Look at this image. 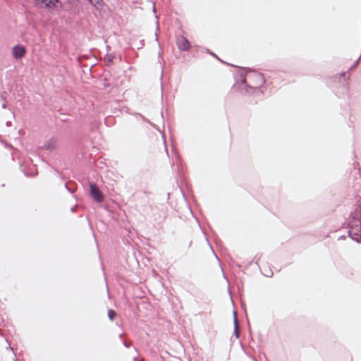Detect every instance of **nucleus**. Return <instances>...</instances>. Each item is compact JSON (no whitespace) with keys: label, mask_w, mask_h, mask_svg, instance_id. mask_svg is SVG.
Segmentation results:
<instances>
[{"label":"nucleus","mask_w":361,"mask_h":361,"mask_svg":"<svg viewBox=\"0 0 361 361\" xmlns=\"http://www.w3.org/2000/svg\"><path fill=\"white\" fill-rule=\"evenodd\" d=\"M106 59H107L108 62H112L113 59H114V56L111 54H110L106 56Z\"/></svg>","instance_id":"nucleus-11"},{"label":"nucleus","mask_w":361,"mask_h":361,"mask_svg":"<svg viewBox=\"0 0 361 361\" xmlns=\"http://www.w3.org/2000/svg\"><path fill=\"white\" fill-rule=\"evenodd\" d=\"M234 330H235V334L237 338L239 336V331H238V320L236 318V312H234Z\"/></svg>","instance_id":"nucleus-7"},{"label":"nucleus","mask_w":361,"mask_h":361,"mask_svg":"<svg viewBox=\"0 0 361 361\" xmlns=\"http://www.w3.org/2000/svg\"><path fill=\"white\" fill-rule=\"evenodd\" d=\"M6 125H7L8 126H9L11 125V122L8 121V122L6 123Z\"/></svg>","instance_id":"nucleus-17"},{"label":"nucleus","mask_w":361,"mask_h":361,"mask_svg":"<svg viewBox=\"0 0 361 361\" xmlns=\"http://www.w3.org/2000/svg\"><path fill=\"white\" fill-rule=\"evenodd\" d=\"M92 5L100 4L102 0H88Z\"/></svg>","instance_id":"nucleus-10"},{"label":"nucleus","mask_w":361,"mask_h":361,"mask_svg":"<svg viewBox=\"0 0 361 361\" xmlns=\"http://www.w3.org/2000/svg\"><path fill=\"white\" fill-rule=\"evenodd\" d=\"M26 53V49L23 46L21 45H16L13 48V57L16 59H20L23 58Z\"/></svg>","instance_id":"nucleus-4"},{"label":"nucleus","mask_w":361,"mask_h":361,"mask_svg":"<svg viewBox=\"0 0 361 361\" xmlns=\"http://www.w3.org/2000/svg\"><path fill=\"white\" fill-rule=\"evenodd\" d=\"M177 46L182 51H188L190 48V43L184 36H180L177 39Z\"/></svg>","instance_id":"nucleus-3"},{"label":"nucleus","mask_w":361,"mask_h":361,"mask_svg":"<svg viewBox=\"0 0 361 361\" xmlns=\"http://www.w3.org/2000/svg\"><path fill=\"white\" fill-rule=\"evenodd\" d=\"M350 228L348 230L349 235L355 240L359 241V238L361 235V221L360 220H357L355 222V225L352 224L351 222L349 223Z\"/></svg>","instance_id":"nucleus-1"},{"label":"nucleus","mask_w":361,"mask_h":361,"mask_svg":"<svg viewBox=\"0 0 361 361\" xmlns=\"http://www.w3.org/2000/svg\"><path fill=\"white\" fill-rule=\"evenodd\" d=\"M7 348L13 350V348L11 347L10 344H8V346L7 347Z\"/></svg>","instance_id":"nucleus-15"},{"label":"nucleus","mask_w":361,"mask_h":361,"mask_svg":"<svg viewBox=\"0 0 361 361\" xmlns=\"http://www.w3.org/2000/svg\"><path fill=\"white\" fill-rule=\"evenodd\" d=\"M45 7L49 8H54L56 7V4L59 2V0H38Z\"/></svg>","instance_id":"nucleus-6"},{"label":"nucleus","mask_w":361,"mask_h":361,"mask_svg":"<svg viewBox=\"0 0 361 361\" xmlns=\"http://www.w3.org/2000/svg\"><path fill=\"white\" fill-rule=\"evenodd\" d=\"M71 211H72V212H74V211H75V209H74L73 207V208H71Z\"/></svg>","instance_id":"nucleus-19"},{"label":"nucleus","mask_w":361,"mask_h":361,"mask_svg":"<svg viewBox=\"0 0 361 361\" xmlns=\"http://www.w3.org/2000/svg\"><path fill=\"white\" fill-rule=\"evenodd\" d=\"M6 107V105L5 104H4L2 105V108H3V109H5Z\"/></svg>","instance_id":"nucleus-16"},{"label":"nucleus","mask_w":361,"mask_h":361,"mask_svg":"<svg viewBox=\"0 0 361 361\" xmlns=\"http://www.w3.org/2000/svg\"><path fill=\"white\" fill-rule=\"evenodd\" d=\"M123 336V334H121L119 335V338H122Z\"/></svg>","instance_id":"nucleus-18"},{"label":"nucleus","mask_w":361,"mask_h":361,"mask_svg":"<svg viewBox=\"0 0 361 361\" xmlns=\"http://www.w3.org/2000/svg\"><path fill=\"white\" fill-rule=\"evenodd\" d=\"M65 186H66V189H67L68 190H69L71 192H72V191L68 188V187L67 184H66V185H65Z\"/></svg>","instance_id":"nucleus-14"},{"label":"nucleus","mask_w":361,"mask_h":361,"mask_svg":"<svg viewBox=\"0 0 361 361\" xmlns=\"http://www.w3.org/2000/svg\"><path fill=\"white\" fill-rule=\"evenodd\" d=\"M256 77L259 80V84L258 85H261V84H262L264 82V78H263V76L261 74H256Z\"/></svg>","instance_id":"nucleus-9"},{"label":"nucleus","mask_w":361,"mask_h":361,"mask_svg":"<svg viewBox=\"0 0 361 361\" xmlns=\"http://www.w3.org/2000/svg\"><path fill=\"white\" fill-rule=\"evenodd\" d=\"M116 315V312L114 310H109L108 311V317H109L110 320L113 321Z\"/></svg>","instance_id":"nucleus-8"},{"label":"nucleus","mask_w":361,"mask_h":361,"mask_svg":"<svg viewBox=\"0 0 361 361\" xmlns=\"http://www.w3.org/2000/svg\"><path fill=\"white\" fill-rule=\"evenodd\" d=\"M123 345L126 348L130 347V345L126 341H123Z\"/></svg>","instance_id":"nucleus-12"},{"label":"nucleus","mask_w":361,"mask_h":361,"mask_svg":"<svg viewBox=\"0 0 361 361\" xmlns=\"http://www.w3.org/2000/svg\"><path fill=\"white\" fill-rule=\"evenodd\" d=\"M90 194L92 198L97 202H102L104 201V197L102 192L99 190V188L97 186V185L94 183H90Z\"/></svg>","instance_id":"nucleus-2"},{"label":"nucleus","mask_w":361,"mask_h":361,"mask_svg":"<svg viewBox=\"0 0 361 361\" xmlns=\"http://www.w3.org/2000/svg\"><path fill=\"white\" fill-rule=\"evenodd\" d=\"M56 147V140L54 137L50 138L49 140H47L43 148L49 152H52L54 150Z\"/></svg>","instance_id":"nucleus-5"},{"label":"nucleus","mask_w":361,"mask_h":361,"mask_svg":"<svg viewBox=\"0 0 361 361\" xmlns=\"http://www.w3.org/2000/svg\"><path fill=\"white\" fill-rule=\"evenodd\" d=\"M358 61H359V60H357V61H355V63H354V65L352 66L351 69H353V68H355V67H356V66H357V63H358Z\"/></svg>","instance_id":"nucleus-13"}]
</instances>
